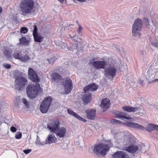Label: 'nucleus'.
Masks as SVG:
<instances>
[{"instance_id": "1", "label": "nucleus", "mask_w": 158, "mask_h": 158, "mask_svg": "<svg viewBox=\"0 0 158 158\" xmlns=\"http://www.w3.org/2000/svg\"><path fill=\"white\" fill-rule=\"evenodd\" d=\"M145 77L148 84H153L158 82V65L150 67Z\"/></svg>"}, {"instance_id": "2", "label": "nucleus", "mask_w": 158, "mask_h": 158, "mask_svg": "<svg viewBox=\"0 0 158 158\" xmlns=\"http://www.w3.org/2000/svg\"><path fill=\"white\" fill-rule=\"evenodd\" d=\"M108 143H101L95 145L93 150L94 154L97 156H104L112 146L110 140H108Z\"/></svg>"}, {"instance_id": "3", "label": "nucleus", "mask_w": 158, "mask_h": 158, "mask_svg": "<svg viewBox=\"0 0 158 158\" xmlns=\"http://www.w3.org/2000/svg\"><path fill=\"white\" fill-rule=\"evenodd\" d=\"M40 88V85L39 84L29 85L26 88L27 95L30 99L35 98L38 95Z\"/></svg>"}, {"instance_id": "4", "label": "nucleus", "mask_w": 158, "mask_h": 158, "mask_svg": "<svg viewBox=\"0 0 158 158\" xmlns=\"http://www.w3.org/2000/svg\"><path fill=\"white\" fill-rule=\"evenodd\" d=\"M34 6L33 0H23L20 5V9L23 13H28L33 9Z\"/></svg>"}, {"instance_id": "5", "label": "nucleus", "mask_w": 158, "mask_h": 158, "mask_svg": "<svg viewBox=\"0 0 158 158\" xmlns=\"http://www.w3.org/2000/svg\"><path fill=\"white\" fill-rule=\"evenodd\" d=\"M52 100V98L50 96L46 97L44 99L40 107V109L42 113H45L48 111Z\"/></svg>"}, {"instance_id": "6", "label": "nucleus", "mask_w": 158, "mask_h": 158, "mask_svg": "<svg viewBox=\"0 0 158 158\" xmlns=\"http://www.w3.org/2000/svg\"><path fill=\"white\" fill-rule=\"evenodd\" d=\"M27 82V80L25 78L21 76H17L15 78V87L19 90L24 86Z\"/></svg>"}, {"instance_id": "7", "label": "nucleus", "mask_w": 158, "mask_h": 158, "mask_svg": "<svg viewBox=\"0 0 158 158\" xmlns=\"http://www.w3.org/2000/svg\"><path fill=\"white\" fill-rule=\"evenodd\" d=\"M104 72L106 77L113 78L116 75L117 69L115 66L110 65L104 69Z\"/></svg>"}, {"instance_id": "8", "label": "nucleus", "mask_w": 158, "mask_h": 158, "mask_svg": "<svg viewBox=\"0 0 158 158\" xmlns=\"http://www.w3.org/2000/svg\"><path fill=\"white\" fill-rule=\"evenodd\" d=\"M64 91L67 94L70 93L72 90L73 86L72 80L69 78H67L64 84Z\"/></svg>"}, {"instance_id": "9", "label": "nucleus", "mask_w": 158, "mask_h": 158, "mask_svg": "<svg viewBox=\"0 0 158 158\" xmlns=\"http://www.w3.org/2000/svg\"><path fill=\"white\" fill-rule=\"evenodd\" d=\"M28 75L30 79L34 82H38L40 80L35 71L31 68L29 69Z\"/></svg>"}, {"instance_id": "10", "label": "nucleus", "mask_w": 158, "mask_h": 158, "mask_svg": "<svg viewBox=\"0 0 158 158\" xmlns=\"http://www.w3.org/2000/svg\"><path fill=\"white\" fill-rule=\"evenodd\" d=\"M152 21V25H150L149 24L148 20V19L144 18L143 20V22L144 24L146 25L151 30L152 32H154L155 31L156 28L158 27V25L157 23L153 22V21Z\"/></svg>"}, {"instance_id": "11", "label": "nucleus", "mask_w": 158, "mask_h": 158, "mask_svg": "<svg viewBox=\"0 0 158 158\" xmlns=\"http://www.w3.org/2000/svg\"><path fill=\"white\" fill-rule=\"evenodd\" d=\"M60 122L58 120L53 121L51 123L48 124V127L51 131L54 133L58 129Z\"/></svg>"}, {"instance_id": "12", "label": "nucleus", "mask_w": 158, "mask_h": 158, "mask_svg": "<svg viewBox=\"0 0 158 158\" xmlns=\"http://www.w3.org/2000/svg\"><path fill=\"white\" fill-rule=\"evenodd\" d=\"M142 28L132 25V31L133 35L137 38H141V34L140 32Z\"/></svg>"}, {"instance_id": "13", "label": "nucleus", "mask_w": 158, "mask_h": 158, "mask_svg": "<svg viewBox=\"0 0 158 158\" xmlns=\"http://www.w3.org/2000/svg\"><path fill=\"white\" fill-rule=\"evenodd\" d=\"M100 106L103 111L107 110L110 107V101L107 98L103 99L101 102Z\"/></svg>"}, {"instance_id": "14", "label": "nucleus", "mask_w": 158, "mask_h": 158, "mask_svg": "<svg viewBox=\"0 0 158 158\" xmlns=\"http://www.w3.org/2000/svg\"><path fill=\"white\" fill-rule=\"evenodd\" d=\"M66 132V129L64 127H59L54 132L56 136L59 138H64Z\"/></svg>"}, {"instance_id": "15", "label": "nucleus", "mask_w": 158, "mask_h": 158, "mask_svg": "<svg viewBox=\"0 0 158 158\" xmlns=\"http://www.w3.org/2000/svg\"><path fill=\"white\" fill-rule=\"evenodd\" d=\"M92 64L97 69H104L106 62L104 61H95L93 62Z\"/></svg>"}, {"instance_id": "16", "label": "nucleus", "mask_w": 158, "mask_h": 158, "mask_svg": "<svg viewBox=\"0 0 158 158\" xmlns=\"http://www.w3.org/2000/svg\"><path fill=\"white\" fill-rule=\"evenodd\" d=\"M98 86L96 85L94 83L90 84L87 86H86L83 88L84 92L85 93H86L87 92L89 91H94L98 89Z\"/></svg>"}, {"instance_id": "17", "label": "nucleus", "mask_w": 158, "mask_h": 158, "mask_svg": "<svg viewBox=\"0 0 158 158\" xmlns=\"http://www.w3.org/2000/svg\"><path fill=\"white\" fill-rule=\"evenodd\" d=\"M125 124L127 126L134 128L143 131L144 129V127L143 126L133 122H127Z\"/></svg>"}, {"instance_id": "18", "label": "nucleus", "mask_w": 158, "mask_h": 158, "mask_svg": "<svg viewBox=\"0 0 158 158\" xmlns=\"http://www.w3.org/2000/svg\"><path fill=\"white\" fill-rule=\"evenodd\" d=\"M113 158H129V157L124 152L117 151L112 155Z\"/></svg>"}, {"instance_id": "19", "label": "nucleus", "mask_w": 158, "mask_h": 158, "mask_svg": "<svg viewBox=\"0 0 158 158\" xmlns=\"http://www.w3.org/2000/svg\"><path fill=\"white\" fill-rule=\"evenodd\" d=\"M116 118L124 120L126 119L127 120H129L131 119L130 116L127 113L123 112H120L119 113L117 114L115 116Z\"/></svg>"}, {"instance_id": "20", "label": "nucleus", "mask_w": 158, "mask_h": 158, "mask_svg": "<svg viewBox=\"0 0 158 158\" xmlns=\"http://www.w3.org/2000/svg\"><path fill=\"white\" fill-rule=\"evenodd\" d=\"M3 55L8 59H10L11 58V54L12 52V49L7 47H4L2 49Z\"/></svg>"}, {"instance_id": "21", "label": "nucleus", "mask_w": 158, "mask_h": 158, "mask_svg": "<svg viewBox=\"0 0 158 158\" xmlns=\"http://www.w3.org/2000/svg\"><path fill=\"white\" fill-rule=\"evenodd\" d=\"M38 29L36 25L34 26V30L33 31V35L34 40H42L44 36L40 33L37 32Z\"/></svg>"}, {"instance_id": "22", "label": "nucleus", "mask_w": 158, "mask_h": 158, "mask_svg": "<svg viewBox=\"0 0 158 158\" xmlns=\"http://www.w3.org/2000/svg\"><path fill=\"white\" fill-rule=\"evenodd\" d=\"M67 111L68 113L69 114L73 116L76 118L78 120L81 121H82L84 122H85L86 121V120L85 119L80 116L71 109H68Z\"/></svg>"}, {"instance_id": "23", "label": "nucleus", "mask_w": 158, "mask_h": 158, "mask_svg": "<svg viewBox=\"0 0 158 158\" xmlns=\"http://www.w3.org/2000/svg\"><path fill=\"white\" fill-rule=\"evenodd\" d=\"M86 116L88 119H93L95 115V110L93 109H88L85 111Z\"/></svg>"}, {"instance_id": "24", "label": "nucleus", "mask_w": 158, "mask_h": 158, "mask_svg": "<svg viewBox=\"0 0 158 158\" xmlns=\"http://www.w3.org/2000/svg\"><path fill=\"white\" fill-rule=\"evenodd\" d=\"M56 140V138L55 136L53 134H49L46 139L45 143L46 144H50L52 143L55 142Z\"/></svg>"}, {"instance_id": "25", "label": "nucleus", "mask_w": 158, "mask_h": 158, "mask_svg": "<svg viewBox=\"0 0 158 158\" xmlns=\"http://www.w3.org/2000/svg\"><path fill=\"white\" fill-rule=\"evenodd\" d=\"M82 97V100L84 102V104H86L91 101V96L89 92H87Z\"/></svg>"}, {"instance_id": "26", "label": "nucleus", "mask_w": 158, "mask_h": 158, "mask_svg": "<svg viewBox=\"0 0 158 158\" xmlns=\"http://www.w3.org/2000/svg\"><path fill=\"white\" fill-rule=\"evenodd\" d=\"M52 80L55 83H57L61 81V76L57 73H53L52 75Z\"/></svg>"}, {"instance_id": "27", "label": "nucleus", "mask_w": 158, "mask_h": 158, "mask_svg": "<svg viewBox=\"0 0 158 158\" xmlns=\"http://www.w3.org/2000/svg\"><path fill=\"white\" fill-rule=\"evenodd\" d=\"M138 149V147L136 145H132L126 148V150L129 152L133 153Z\"/></svg>"}, {"instance_id": "28", "label": "nucleus", "mask_w": 158, "mask_h": 158, "mask_svg": "<svg viewBox=\"0 0 158 158\" xmlns=\"http://www.w3.org/2000/svg\"><path fill=\"white\" fill-rule=\"evenodd\" d=\"M156 125L152 123L148 124L146 127V130L149 132L151 131L156 130Z\"/></svg>"}, {"instance_id": "29", "label": "nucleus", "mask_w": 158, "mask_h": 158, "mask_svg": "<svg viewBox=\"0 0 158 158\" xmlns=\"http://www.w3.org/2000/svg\"><path fill=\"white\" fill-rule=\"evenodd\" d=\"M133 25L137 27L139 26V27L142 28L143 24L142 20L139 18L136 19L135 20Z\"/></svg>"}, {"instance_id": "30", "label": "nucleus", "mask_w": 158, "mask_h": 158, "mask_svg": "<svg viewBox=\"0 0 158 158\" xmlns=\"http://www.w3.org/2000/svg\"><path fill=\"white\" fill-rule=\"evenodd\" d=\"M30 58L28 55H23L22 54L20 60L22 62H26L29 60Z\"/></svg>"}, {"instance_id": "31", "label": "nucleus", "mask_w": 158, "mask_h": 158, "mask_svg": "<svg viewBox=\"0 0 158 158\" xmlns=\"http://www.w3.org/2000/svg\"><path fill=\"white\" fill-rule=\"evenodd\" d=\"M135 114L141 116H144L146 115V112L144 109H141L139 108V111L136 112Z\"/></svg>"}, {"instance_id": "32", "label": "nucleus", "mask_w": 158, "mask_h": 158, "mask_svg": "<svg viewBox=\"0 0 158 158\" xmlns=\"http://www.w3.org/2000/svg\"><path fill=\"white\" fill-rule=\"evenodd\" d=\"M22 54L18 51H15L13 54V56L14 57L15 59L20 60V56H21Z\"/></svg>"}, {"instance_id": "33", "label": "nucleus", "mask_w": 158, "mask_h": 158, "mask_svg": "<svg viewBox=\"0 0 158 158\" xmlns=\"http://www.w3.org/2000/svg\"><path fill=\"white\" fill-rule=\"evenodd\" d=\"M150 42L153 47L156 48L158 47V40H151Z\"/></svg>"}, {"instance_id": "34", "label": "nucleus", "mask_w": 158, "mask_h": 158, "mask_svg": "<svg viewBox=\"0 0 158 158\" xmlns=\"http://www.w3.org/2000/svg\"><path fill=\"white\" fill-rule=\"evenodd\" d=\"M22 102V100L20 99V97L18 96L16 98L15 105L16 106H19L21 104Z\"/></svg>"}, {"instance_id": "35", "label": "nucleus", "mask_w": 158, "mask_h": 158, "mask_svg": "<svg viewBox=\"0 0 158 158\" xmlns=\"http://www.w3.org/2000/svg\"><path fill=\"white\" fill-rule=\"evenodd\" d=\"M22 102L26 106V108H28L29 107V103L26 98H23L22 99Z\"/></svg>"}, {"instance_id": "36", "label": "nucleus", "mask_w": 158, "mask_h": 158, "mask_svg": "<svg viewBox=\"0 0 158 158\" xmlns=\"http://www.w3.org/2000/svg\"><path fill=\"white\" fill-rule=\"evenodd\" d=\"M60 48L64 49L66 48L67 47V45L66 44L64 43L63 42H61L59 44H57Z\"/></svg>"}, {"instance_id": "37", "label": "nucleus", "mask_w": 158, "mask_h": 158, "mask_svg": "<svg viewBox=\"0 0 158 158\" xmlns=\"http://www.w3.org/2000/svg\"><path fill=\"white\" fill-rule=\"evenodd\" d=\"M110 123L112 124L116 125L117 124H122V122L116 119H112L110 120Z\"/></svg>"}, {"instance_id": "38", "label": "nucleus", "mask_w": 158, "mask_h": 158, "mask_svg": "<svg viewBox=\"0 0 158 158\" xmlns=\"http://www.w3.org/2000/svg\"><path fill=\"white\" fill-rule=\"evenodd\" d=\"M123 110L129 112H131V107L128 106H124L122 107Z\"/></svg>"}, {"instance_id": "39", "label": "nucleus", "mask_w": 158, "mask_h": 158, "mask_svg": "<svg viewBox=\"0 0 158 158\" xmlns=\"http://www.w3.org/2000/svg\"><path fill=\"white\" fill-rule=\"evenodd\" d=\"M19 41L20 44L23 45H28L29 43V40H19Z\"/></svg>"}, {"instance_id": "40", "label": "nucleus", "mask_w": 158, "mask_h": 158, "mask_svg": "<svg viewBox=\"0 0 158 158\" xmlns=\"http://www.w3.org/2000/svg\"><path fill=\"white\" fill-rule=\"evenodd\" d=\"M56 60V58L53 56L49 59H47V60L49 64H52L54 61H55Z\"/></svg>"}, {"instance_id": "41", "label": "nucleus", "mask_w": 158, "mask_h": 158, "mask_svg": "<svg viewBox=\"0 0 158 158\" xmlns=\"http://www.w3.org/2000/svg\"><path fill=\"white\" fill-rule=\"evenodd\" d=\"M28 29L25 27H22L20 29V32L22 33L25 34L28 31Z\"/></svg>"}, {"instance_id": "42", "label": "nucleus", "mask_w": 158, "mask_h": 158, "mask_svg": "<svg viewBox=\"0 0 158 158\" xmlns=\"http://www.w3.org/2000/svg\"><path fill=\"white\" fill-rule=\"evenodd\" d=\"M139 108L137 107H131V112H138L139 111Z\"/></svg>"}, {"instance_id": "43", "label": "nucleus", "mask_w": 158, "mask_h": 158, "mask_svg": "<svg viewBox=\"0 0 158 158\" xmlns=\"http://www.w3.org/2000/svg\"><path fill=\"white\" fill-rule=\"evenodd\" d=\"M75 41V43L74 44H73V47L74 49H77V50L78 51L79 49H78V48L77 47V46H78V44L77 43V42L76 41V40H74Z\"/></svg>"}, {"instance_id": "44", "label": "nucleus", "mask_w": 158, "mask_h": 158, "mask_svg": "<svg viewBox=\"0 0 158 158\" xmlns=\"http://www.w3.org/2000/svg\"><path fill=\"white\" fill-rule=\"evenodd\" d=\"M22 134L21 132H18L16 134L15 137L17 139H19L22 137Z\"/></svg>"}, {"instance_id": "45", "label": "nucleus", "mask_w": 158, "mask_h": 158, "mask_svg": "<svg viewBox=\"0 0 158 158\" xmlns=\"http://www.w3.org/2000/svg\"><path fill=\"white\" fill-rule=\"evenodd\" d=\"M35 143L37 144L41 145V143L40 142V138L37 135L36 137V139L35 142Z\"/></svg>"}, {"instance_id": "46", "label": "nucleus", "mask_w": 158, "mask_h": 158, "mask_svg": "<svg viewBox=\"0 0 158 158\" xmlns=\"http://www.w3.org/2000/svg\"><path fill=\"white\" fill-rule=\"evenodd\" d=\"M78 25L79 26V27L77 29V31L78 34H80L82 30L83 29V28L79 23H78Z\"/></svg>"}, {"instance_id": "47", "label": "nucleus", "mask_w": 158, "mask_h": 158, "mask_svg": "<svg viewBox=\"0 0 158 158\" xmlns=\"http://www.w3.org/2000/svg\"><path fill=\"white\" fill-rule=\"evenodd\" d=\"M31 149H28L23 150V152L26 154H27L31 151Z\"/></svg>"}, {"instance_id": "48", "label": "nucleus", "mask_w": 158, "mask_h": 158, "mask_svg": "<svg viewBox=\"0 0 158 158\" xmlns=\"http://www.w3.org/2000/svg\"><path fill=\"white\" fill-rule=\"evenodd\" d=\"M3 66L7 69H9L11 67L10 65L8 64H3Z\"/></svg>"}, {"instance_id": "49", "label": "nucleus", "mask_w": 158, "mask_h": 158, "mask_svg": "<svg viewBox=\"0 0 158 158\" xmlns=\"http://www.w3.org/2000/svg\"><path fill=\"white\" fill-rule=\"evenodd\" d=\"M10 129L11 131L13 132H15L16 130V128L14 127H11Z\"/></svg>"}, {"instance_id": "50", "label": "nucleus", "mask_w": 158, "mask_h": 158, "mask_svg": "<svg viewBox=\"0 0 158 158\" xmlns=\"http://www.w3.org/2000/svg\"><path fill=\"white\" fill-rule=\"evenodd\" d=\"M87 0H73V1L74 2H76V1H77L78 2H81V3H84Z\"/></svg>"}, {"instance_id": "51", "label": "nucleus", "mask_w": 158, "mask_h": 158, "mask_svg": "<svg viewBox=\"0 0 158 158\" xmlns=\"http://www.w3.org/2000/svg\"><path fill=\"white\" fill-rule=\"evenodd\" d=\"M155 38L156 40H157L158 39V31H157L155 33Z\"/></svg>"}, {"instance_id": "52", "label": "nucleus", "mask_w": 158, "mask_h": 158, "mask_svg": "<svg viewBox=\"0 0 158 158\" xmlns=\"http://www.w3.org/2000/svg\"><path fill=\"white\" fill-rule=\"evenodd\" d=\"M139 81L140 84L142 85H143L144 84L143 83V80L141 79H139Z\"/></svg>"}, {"instance_id": "53", "label": "nucleus", "mask_w": 158, "mask_h": 158, "mask_svg": "<svg viewBox=\"0 0 158 158\" xmlns=\"http://www.w3.org/2000/svg\"><path fill=\"white\" fill-rule=\"evenodd\" d=\"M13 19L15 21H16L17 20V17L16 15L14 16L13 18Z\"/></svg>"}, {"instance_id": "54", "label": "nucleus", "mask_w": 158, "mask_h": 158, "mask_svg": "<svg viewBox=\"0 0 158 158\" xmlns=\"http://www.w3.org/2000/svg\"><path fill=\"white\" fill-rule=\"evenodd\" d=\"M69 36H70V38H69L71 39V38H73V37H75V36H76V35H73V36H70V35H69Z\"/></svg>"}, {"instance_id": "55", "label": "nucleus", "mask_w": 158, "mask_h": 158, "mask_svg": "<svg viewBox=\"0 0 158 158\" xmlns=\"http://www.w3.org/2000/svg\"><path fill=\"white\" fill-rule=\"evenodd\" d=\"M71 26H73V24H70V25H69V27H68V29H69V30L70 29V28H71Z\"/></svg>"}, {"instance_id": "56", "label": "nucleus", "mask_w": 158, "mask_h": 158, "mask_svg": "<svg viewBox=\"0 0 158 158\" xmlns=\"http://www.w3.org/2000/svg\"><path fill=\"white\" fill-rule=\"evenodd\" d=\"M35 41L37 42L40 43L42 42L43 40H34Z\"/></svg>"}, {"instance_id": "57", "label": "nucleus", "mask_w": 158, "mask_h": 158, "mask_svg": "<svg viewBox=\"0 0 158 158\" xmlns=\"http://www.w3.org/2000/svg\"><path fill=\"white\" fill-rule=\"evenodd\" d=\"M19 40H26V37H22L21 38L19 39Z\"/></svg>"}, {"instance_id": "58", "label": "nucleus", "mask_w": 158, "mask_h": 158, "mask_svg": "<svg viewBox=\"0 0 158 158\" xmlns=\"http://www.w3.org/2000/svg\"><path fill=\"white\" fill-rule=\"evenodd\" d=\"M2 8L0 6V14L2 12Z\"/></svg>"}, {"instance_id": "59", "label": "nucleus", "mask_w": 158, "mask_h": 158, "mask_svg": "<svg viewBox=\"0 0 158 158\" xmlns=\"http://www.w3.org/2000/svg\"><path fill=\"white\" fill-rule=\"evenodd\" d=\"M156 130L157 131H158V125H156Z\"/></svg>"}, {"instance_id": "60", "label": "nucleus", "mask_w": 158, "mask_h": 158, "mask_svg": "<svg viewBox=\"0 0 158 158\" xmlns=\"http://www.w3.org/2000/svg\"><path fill=\"white\" fill-rule=\"evenodd\" d=\"M58 1L60 2L63 3L64 2V0H58Z\"/></svg>"}, {"instance_id": "61", "label": "nucleus", "mask_w": 158, "mask_h": 158, "mask_svg": "<svg viewBox=\"0 0 158 158\" xmlns=\"http://www.w3.org/2000/svg\"><path fill=\"white\" fill-rule=\"evenodd\" d=\"M116 45H114L113 46V48H116Z\"/></svg>"}, {"instance_id": "62", "label": "nucleus", "mask_w": 158, "mask_h": 158, "mask_svg": "<svg viewBox=\"0 0 158 158\" xmlns=\"http://www.w3.org/2000/svg\"><path fill=\"white\" fill-rule=\"evenodd\" d=\"M79 39H80V40H82V37L79 38Z\"/></svg>"}, {"instance_id": "63", "label": "nucleus", "mask_w": 158, "mask_h": 158, "mask_svg": "<svg viewBox=\"0 0 158 158\" xmlns=\"http://www.w3.org/2000/svg\"><path fill=\"white\" fill-rule=\"evenodd\" d=\"M57 40H55V43L56 44V41H57Z\"/></svg>"}, {"instance_id": "64", "label": "nucleus", "mask_w": 158, "mask_h": 158, "mask_svg": "<svg viewBox=\"0 0 158 158\" xmlns=\"http://www.w3.org/2000/svg\"><path fill=\"white\" fill-rule=\"evenodd\" d=\"M141 54H142V55H143V52H141Z\"/></svg>"}]
</instances>
